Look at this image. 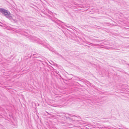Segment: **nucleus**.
Listing matches in <instances>:
<instances>
[{"label": "nucleus", "instance_id": "f257e3e1", "mask_svg": "<svg viewBox=\"0 0 129 129\" xmlns=\"http://www.w3.org/2000/svg\"><path fill=\"white\" fill-rule=\"evenodd\" d=\"M0 12L6 17L10 20H12L16 22V20L13 19L12 15L10 12L4 9L0 8Z\"/></svg>", "mask_w": 129, "mask_h": 129}, {"label": "nucleus", "instance_id": "f03ea898", "mask_svg": "<svg viewBox=\"0 0 129 129\" xmlns=\"http://www.w3.org/2000/svg\"><path fill=\"white\" fill-rule=\"evenodd\" d=\"M71 117H73L74 118V119H75V118H76V117L75 116H74V115H71Z\"/></svg>", "mask_w": 129, "mask_h": 129}, {"label": "nucleus", "instance_id": "7ed1b4c3", "mask_svg": "<svg viewBox=\"0 0 129 129\" xmlns=\"http://www.w3.org/2000/svg\"><path fill=\"white\" fill-rule=\"evenodd\" d=\"M105 128H107V127H105Z\"/></svg>", "mask_w": 129, "mask_h": 129}]
</instances>
